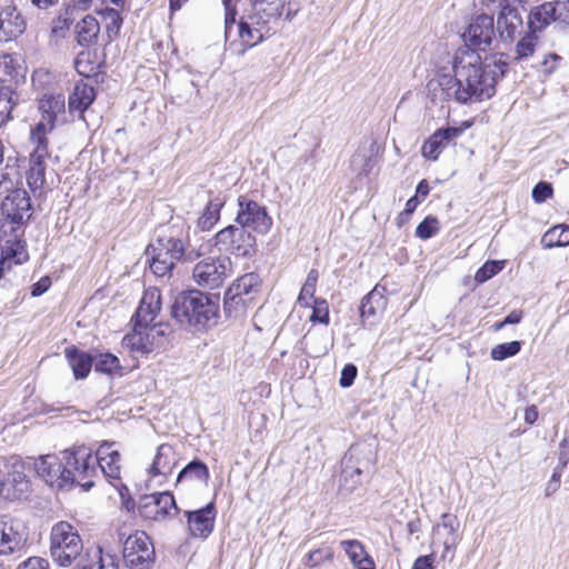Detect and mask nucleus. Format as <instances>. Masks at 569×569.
<instances>
[{"label":"nucleus","instance_id":"obj_1","mask_svg":"<svg viewBox=\"0 0 569 569\" xmlns=\"http://www.w3.org/2000/svg\"><path fill=\"white\" fill-rule=\"evenodd\" d=\"M506 66L501 58L492 57L483 62L477 51L462 49L455 58V76H439L438 86L446 100L467 103L472 99H489L495 94Z\"/></svg>","mask_w":569,"mask_h":569},{"label":"nucleus","instance_id":"obj_2","mask_svg":"<svg viewBox=\"0 0 569 569\" xmlns=\"http://www.w3.org/2000/svg\"><path fill=\"white\" fill-rule=\"evenodd\" d=\"M171 316L182 327L208 329L218 322L219 303L198 290L181 292L171 306Z\"/></svg>","mask_w":569,"mask_h":569},{"label":"nucleus","instance_id":"obj_3","mask_svg":"<svg viewBox=\"0 0 569 569\" xmlns=\"http://www.w3.org/2000/svg\"><path fill=\"white\" fill-rule=\"evenodd\" d=\"M284 3V0H251V11L238 27L241 40L238 54H243L270 34L271 24L281 17Z\"/></svg>","mask_w":569,"mask_h":569},{"label":"nucleus","instance_id":"obj_4","mask_svg":"<svg viewBox=\"0 0 569 569\" xmlns=\"http://www.w3.org/2000/svg\"><path fill=\"white\" fill-rule=\"evenodd\" d=\"M150 269L157 277H164L171 272L177 261L184 258L193 260L201 256L200 251L187 252L186 237L176 234L173 230L159 236L156 242L146 249Z\"/></svg>","mask_w":569,"mask_h":569},{"label":"nucleus","instance_id":"obj_5","mask_svg":"<svg viewBox=\"0 0 569 569\" xmlns=\"http://www.w3.org/2000/svg\"><path fill=\"white\" fill-rule=\"evenodd\" d=\"M49 550L56 565L62 568L70 567L83 550L78 529L68 521L54 523L50 531Z\"/></svg>","mask_w":569,"mask_h":569},{"label":"nucleus","instance_id":"obj_6","mask_svg":"<svg viewBox=\"0 0 569 569\" xmlns=\"http://www.w3.org/2000/svg\"><path fill=\"white\" fill-rule=\"evenodd\" d=\"M63 460L68 461L71 488L79 486L83 491H88L94 486L98 469L90 448L79 446L72 450L64 451Z\"/></svg>","mask_w":569,"mask_h":569},{"label":"nucleus","instance_id":"obj_7","mask_svg":"<svg viewBox=\"0 0 569 569\" xmlns=\"http://www.w3.org/2000/svg\"><path fill=\"white\" fill-rule=\"evenodd\" d=\"M232 261L227 256L200 260L192 270L193 281L202 288L216 289L232 273Z\"/></svg>","mask_w":569,"mask_h":569},{"label":"nucleus","instance_id":"obj_8","mask_svg":"<svg viewBox=\"0 0 569 569\" xmlns=\"http://www.w3.org/2000/svg\"><path fill=\"white\" fill-rule=\"evenodd\" d=\"M166 329L161 323H139L136 321L133 330L126 335L122 345L133 353L144 355L152 352L164 342Z\"/></svg>","mask_w":569,"mask_h":569},{"label":"nucleus","instance_id":"obj_9","mask_svg":"<svg viewBox=\"0 0 569 569\" xmlns=\"http://www.w3.org/2000/svg\"><path fill=\"white\" fill-rule=\"evenodd\" d=\"M214 243L238 257H250L256 251V237L241 226L230 224L214 236Z\"/></svg>","mask_w":569,"mask_h":569},{"label":"nucleus","instance_id":"obj_10","mask_svg":"<svg viewBox=\"0 0 569 569\" xmlns=\"http://www.w3.org/2000/svg\"><path fill=\"white\" fill-rule=\"evenodd\" d=\"M156 553L150 538L143 531L130 535L123 543V560L131 569H150Z\"/></svg>","mask_w":569,"mask_h":569},{"label":"nucleus","instance_id":"obj_11","mask_svg":"<svg viewBox=\"0 0 569 569\" xmlns=\"http://www.w3.org/2000/svg\"><path fill=\"white\" fill-rule=\"evenodd\" d=\"M0 471L3 477L4 498L22 499L30 491V480L26 475L24 463L17 457L0 461Z\"/></svg>","mask_w":569,"mask_h":569},{"label":"nucleus","instance_id":"obj_12","mask_svg":"<svg viewBox=\"0 0 569 569\" xmlns=\"http://www.w3.org/2000/svg\"><path fill=\"white\" fill-rule=\"evenodd\" d=\"M236 221L244 229H251L258 233L266 234L272 227V218L267 208L247 196L238 198V212Z\"/></svg>","mask_w":569,"mask_h":569},{"label":"nucleus","instance_id":"obj_13","mask_svg":"<svg viewBox=\"0 0 569 569\" xmlns=\"http://www.w3.org/2000/svg\"><path fill=\"white\" fill-rule=\"evenodd\" d=\"M96 467L98 466L104 477L119 490L122 499L128 488L121 485V456L116 442L104 441L96 452Z\"/></svg>","mask_w":569,"mask_h":569},{"label":"nucleus","instance_id":"obj_14","mask_svg":"<svg viewBox=\"0 0 569 569\" xmlns=\"http://www.w3.org/2000/svg\"><path fill=\"white\" fill-rule=\"evenodd\" d=\"M36 471L47 485L57 489H70L71 477L68 469V461L61 460L56 456L41 457L36 462Z\"/></svg>","mask_w":569,"mask_h":569},{"label":"nucleus","instance_id":"obj_15","mask_svg":"<svg viewBox=\"0 0 569 569\" xmlns=\"http://www.w3.org/2000/svg\"><path fill=\"white\" fill-rule=\"evenodd\" d=\"M0 210L9 222L17 226L23 224L32 214V206L28 192L24 189L12 190L2 200Z\"/></svg>","mask_w":569,"mask_h":569},{"label":"nucleus","instance_id":"obj_16","mask_svg":"<svg viewBox=\"0 0 569 569\" xmlns=\"http://www.w3.org/2000/svg\"><path fill=\"white\" fill-rule=\"evenodd\" d=\"M460 522L458 518L451 513H442L440 520L432 528V545H441L443 551L441 559L446 560L449 552H453L460 541L459 537Z\"/></svg>","mask_w":569,"mask_h":569},{"label":"nucleus","instance_id":"obj_17","mask_svg":"<svg viewBox=\"0 0 569 569\" xmlns=\"http://www.w3.org/2000/svg\"><path fill=\"white\" fill-rule=\"evenodd\" d=\"M177 510L176 501L170 492H158L141 498L138 511L148 520L161 521Z\"/></svg>","mask_w":569,"mask_h":569},{"label":"nucleus","instance_id":"obj_18","mask_svg":"<svg viewBox=\"0 0 569 569\" xmlns=\"http://www.w3.org/2000/svg\"><path fill=\"white\" fill-rule=\"evenodd\" d=\"M495 34L493 18L489 14H479L471 20L462 34L465 42L471 50H485L490 46Z\"/></svg>","mask_w":569,"mask_h":569},{"label":"nucleus","instance_id":"obj_19","mask_svg":"<svg viewBox=\"0 0 569 569\" xmlns=\"http://www.w3.org/2000/svg\"><path fill=\"white\" fill-rule=\"evenodd\" d=\"M23 542L21 522L9 516H0V556L14 553L22 548Z\"/></svg>","mask_w":569,"mask_h":569},{"label":"nucleus","instance_id":"obj_20","mask_svg":"<svg viewBox=\"0 0 569 569\" xmlns=\"http://www.w3.org/2000/svg\"><path fill=\"white\" fill-rule=\"evenodd\" d=\"M24 18L14 6L0 7V42L17 39L26 30Z\"/></svg>","mask_w":569,"mask_h":569},{"label":"nucleus","instance_id":"obj_21","mask_svg":"<svg viewBox=\"0 0 569 569\" xmlns=\"http://www.w3.org/2000/svg\"><path fill=\"white\" fill-rule=\"evenodd\" d=\"M463 128L447 127L438 129L423 144L421 153L429 160H437L442 151L451 141L460 137Z\"/></svg>","mask_w":569,"mask_h":569},{"label":"nucleus","instance_id":"obj_22","mask_svg":"<svg viewBox=\"0 0 569 569\" xmlns=\"http://www.w3.org/2000/svg\"><path fill=\"white\" fill-rule=\"evenodd\" d=\"M189 531L193 537L206 538L208 537L214 525V507L213 503H208L204 508L196 511H187Z\"/></svg>","mask_w":569,"mask_h":569},{"label":"nucleus","instance_id":"obj_23","mask_svg":"<svg viewBox=\"0 0 569 569\" xmlns=\"http://www.w3.org/2000/svg\"><path fill=\"white\" fill-rule=\"evenodd\" d=\"M387 307V298L382 290L375 287L363 297L360 306V318L362 326H372Z\"/></svg>","mask_w":569,"mask_h":569},{"label":"nucleus","instance_id":"obj_24","mask_svg":"<svg viewBox=\"0 0 569 569\" xmlns=\"http://www.w3.org/2000/svg\"><path fill=\"white\" fill-rule=\"evenodd\" d=\"M119 562L110 546L97 545L87 550V563L78 569H118Z\"/></svg>","mask_w":569,"mask_h":569},{"label":"nucleus","instance_id":"obj_25","mask_svg":"<svg viewBox=\"0 0 569 569\" xmlns=\"http://www.w3.org/2000/svg\"><path fill=\"white\" fill-rule=\"evenodd\" d=\"M161 310V295L158 288H148L141 298L136 312V321L139 323H152Z\"/></svg>","mask_w":569,"mask_h":569},{"label":"nucleus","instance_id":"obj_26","mask_svg":"<svg viewBox=\"0 0 569 569\" xmlns=\"http://www.w3.org/2000/svg\"><path fill=\"white\" fill-rule=\"evenodd\" d=\"M96 99V92L92 86L79 81L74 84L68 100L70 113H79L83 119V112L92 104Z\"/></svg>","mask_w":569,"mask_h":569},{"label":"nucleus","instance_id":"obj_27","mask_svg":"<svg viewBox=\"0 0 569 569\" xmlns=\"http://www.w3.org/2000/svg\"><path fill=\"white\" fill-rule=\"evenodd\" d=\"M176 451L171 445L162 443L158 447L153 461L148 469L150 477H167L176 466Z\"/></svg>","mask_w":569,"mask_h":569},{"label":"nucleus","instance_id":"obj_28","mask_svg":"<svg viewBox=\"0 0 569 569\" xmlns=\"http://www.w3.org/2000/svg\"><path fill=\"white\" fill-rule=\"evenodd\" d=\"M66 99L61 93L43 94L38 101L40 119L56 123L59 114L64 113Z\"/></svg>","mask_w":569,"mask_h":569},{"label":"nucleus","instance_id":"obj_29","mask_svg":"<svg viewBox=\"0 0 569 569\" xmlns=\"http://www.w3.org/2000/svg\"><path fill=\"white\" fill-rule=\"evenodd\" d=\"M558 18L556 7L552 2H545L533 8L528 17V29L533 32L542 31L547 26Z\"/></svg>","mask_w":569,"mask_h":569},{"label":"nucleus","instance_id":"obj_30","mask_svg":"<svg viewBox=\"0 0 569 569\" xmlns=\"http://www.w3.org/2000/svg\"><path fill=\"white\" fill-rule=\"evenodd\" d=\"M522 17L517 8L500 11L497 19V29L500 38L511 41L516 33L522 28Z\"/></svg>","mask_w":569,"mask_h":569},{"label":"nucleus","instance_id":"obj_31","mask_svg":"<svg viewBox=\"0 0 569 569\" xmlns=\"http://www.w3.org/2000/svg\"><path fill=\"white\" fill-rule=\"evenodd\" d=\"M260 288V277L254 272L246 273L237 278L226 292L229 295L239 296V298H251L256 302V296Z\"/></svg>","mask_w":569,"mask_h":569},{"label":"nucleus","instance_id":"obj_32","mask_svg":"<svg viewBox=\"0 0 569 569\" xmlns=\"http://www.w3.org/2000/svg\"><path fill=\"white\" fill-rule=\"evenodd\" d=\"M340 547L348 555L351 563L358 569H376L373 559L366 551L365 546L356 539L340 541Z\"/></svg>","mask_w":569,"mask_h":569},{"label":"nucleus","instance_id":"obj_33","mask_svg":"<svg viewBox=\"0 0 569 569\" xmlns=\"http://www.w3.org/2000/svg\"><path fill=\"white\" fill-rule=\"evenodd\" d=\"M29 259L26 244L21 241H7L1 250V266L3 270L10 269L13 264H22Z\"/></svg>","mask_w":569,"mask_h":569},{"label":"nucleus","instance_id":"obj_34","mask_svg":"<svg viewBox=\"0 0 569 569\" xmlns=\"http://www.w3.org/2000/svg\"><path fill=\"white\" fill-rule=\"evenodd\" d=\"M226 203L224 197L218 194L209 200L201 216L198 218L197 227L201 231L210 230L220 219V211Z\"/></svg>","mask_w":569,"mask_h":569},{"label":"nucleus","instance_id":"obj_35","mask_svg":"<svg viewBox=\"0 0 569 569\" xmlns=\"http://www.w3.org/2000/svg\"><path fill=\"white\" fill-rule=\"evenodd\" d=\"M99 32V22L91 14H87L76 24L77 41L80 46H90L94 43Z\"/></svg>","mask_w":569,"mask_h":569},{"label":"nucleus","instance_id":"obj_36","mask_svg":"<svg viewBox=\"0 0 569 569\" xmlns=\"http://www.w3.org/2000/svg\"><path fill=\"white\" fill-rule=\"evenodd\" d=\"M302 350L312 358L325 356L332 346L328 335L308 333L301 340Z\"/></svg>","mask_w":569,"mask_h":569},{"label":"nucleus","instance_id":"obj_37","mask_svg":"<svg viewBox=\"0 0 569 569\" xmlns=\"http://www.w3.org/2000/svg\"><path fill=\"white\" fill-rule=\"evenodd\" d=\"M256 302L251 301V298H239V296L224 293V313L229 319L239 320L243 318L248 310L253 308Z\"/></svg>","mask_w":569,"mask_h":569},{"label":"nucleus","instance_id":"obj_38","mask_svg":"<svg viewBox=\"0 0 569 569\" xmlns=\"http://www.w3.org/2000/svg\"><path fill=\"white\" fill-rule=\"evenodd\" d=\"M375 166V160L370 150L359 148L351 157L350 168L358 177L368 176Z\"/></svg>","mask_w":569,"mask_h":569},{"label":"nucleus","instance_id":"obj_39","mask_svg":"<svg viewBox=\"0 0 569 569\" xmlns=\"http://www.w3.org/2000/svg\"><path fill=\"white\" fill-rule=\"evenodd\" d=\"M66 352L74 377L77 379L86 378L90 372L92 359L87 353L77 350L67 349Z\"/></svg>","mask_w":569,"mask_h":569},{"label":"nucleus","instance_id":"obj_40","mask_svg":"<svg viewBox=\"0 0 569 569\" xmlns=\"http://www.w3.org/2000/svg\"><path fill=\"white\" fill-rule=\"evenodd\" d=\"M545 248L566 247L569 244V226L558 224L550 228L541 238Z\"/></svg>","mask_w":569,"mask_h":569},{"label":"nucleus","instance_id":"obj_41","mask_svg":"<svg viewBox=\"0 0 569 569\" xmlns=\"http://www.w3.org/2000/svg\"><path fill=\"white\" fill-rule=\"evenodd\" d=\"M184 480H196L201 483H207L209 480L208 467L202 461H191L178 475V482H182Z\"/></svg>","mask_w":569,"mask_h":569},{"label":"nucleus","instance_id":"obj_42","mask_svg":"<svg viewBox=\"0 0 569 569\" xmlns=\"http://www.w3.org/2000/svg\"><path fill=\"white\" fill-rule=\"evenodd\" d=\"M355 449H350L349 452L345 456L342 461V478L345 481V485L350 480L349 490H353L358 485L360 477L362 475V470L355 466Z\"/></svg>","mask_w":569,"mask_h":569},{"label":"nucleus","instance_id":"obj_43","mask_svg":"<svg viewBox=\"0 0 569 569\" xmlns=\"http://www.w3.org/2000/svg\"><path fill=\"white\" fill-rule=\"evenodd\" d=\"M17 103L18 97L11 88L0 89V128L11 119V112Z\"/></svg>","mask_w":569,"mask_h":569},{"label":"nucleus","instance_id":"obj_44","mask_svg":"<svg viewBox=\"0 0 569 569\" xmlns=\"http://www.w3.org/2000/svg\"><path fill=\"white\" fill-rule=\"evenodd\" d=\"M318 271L316 269H311L308 272V276L306 278V281L300 290L299 297H298V303L301 307L310 308L311 300L313 301L316 287L318 282Z\"/></svg>","mask_w":569,"mask_h":569},{"label":"nucleus","instance_id":"obj_45","mask_svg":"<svg viewBox=\"0 0 569 569\" xmlns=\"http://www.w3.org/2000/svg\"><path fill=\"white\" fill-rule=\"evenodd\" d=\"M74 11L73 8L67 7L53 20L51 31L56 37L62 38L69 31L76 20Z\"/></svg>","mask_w":569,"mask_h":569},{"label":"nucleus","instance_id":"obj_46","mask_svg":"<svg viewBox=\"0 0 569 569\" xmlns=\"http://www.w3.org/2000/svg\"><path fill=\"white\" fill-rule=\"evenodd\" d=\"M537 43H538V37L536 36V33H533L529 30V32L526 36H523L516 44L515 60L521 61V60L532 57V54L535 53Z\"/></svg>","mask_w":569,"mask_h":569},{"label":"nucleus","instance_id":"obj_47","mask_svg":"<svg viewBox=\"0 0 569 569\" xmlns=\"http://www.w3.org/2000/svg\"><path fill=\"white\" fill-rule=\"evenodd\" d=\"M505 267V261L490 260L487 261L475 274V280L479 283L486 282L498 274Z\"/></svg>","mask_w":569,"mask_h":569},{"label":"nucleus","instance_id":"obj_48","mask_svg":"<svg viewBox=\"0 0 569 569\" xmlns=\"http://www.w3.org/2000/svg\"><path fill=\"white\" fill-rule=\"evenodd\" d=\"M521 349L519 341H510L495 346L491 349L490 356L493 360H505L506 358L516 356Z\"/></svg>","mask_w":569,"mask_h":569},{"label":"nucleus","instance_id":"obj_49","mask_svg":"<svg viewBox=\"0 0 569 569\" xmlns=\"http://www.w3.org/2000/svg\"><path fill=\"white\" fill-rule=\"evenodd\" d=\"M94 369L100 372L112 375L120 369V361L111 353H101L94 361Z\"/></svg>","mask_w":569,"mask_h":569},{"label":"nucleus","instance_id":"obj_50","mask_svg":"<svg viewBox=\"0 0 569 569\" xmlns=\"http://www.w3.org/2000/svg\"><path fill=\"white\" fill-rule=\"evenodd\" d=\"M439 231V221L436 217H426L416 228V236L419 239L427 240Z\"/></svg>","mask_w":569,"mask_h":569},{"label":"nucleus","instance_id":"obj_51","mask_svg":"<svg viewBox=\"0 0 569 569\" xmlns=\"http://www.w3.org/2000/svg\"><path fill=\"white\" fill-rule=\"evenodd\" d=\"M310 307L312 308L310 321L322 325L329 323V305L325 299H313Z\"/></svg>","mask_w":569,"mask_h":569},{"label":"nucleus","instance_id":"obj_52","mask_svg":"<svg viewBox=\"0 0 569 569\" xmlns=\"http://www.w3.org/2000/svg\"><path fill=\"white\" fill-rule=\"evenodd\" d=\"M98 13L102 17V19L107 23L108 32H118L122 24V18L117 9L106 8L103 10L98 11Z\"/></svg>","mask_w":569,"mask_h":569},{"label":"nucleus","instance_id":"obj_53","mask_svg":"<svg viewBox=\"0 0 569 569\" xmlns=\"http://www.w3.org/2000/svg\"><path fill=\"white\" fill-rule=\"evenodd\" d=\"M332 557H333V552L329 548L316 549L313 551H310L306 556L303 563L306 567L313 568V567L320 566L322 562H325L327 560H331Z\"/></svg>","mask_w":569,"mask_h":569},{"label":"nucleus","instance_id":"obj_54","mask_svg":"<svg viewBox=\"0 0 569 569\" xmlns=\"http://www.w3.org/2000/svg\"><path fill=\"white\" fill-rule=\"evenodd\" d=\"M223 6H224V11H226L224 37H226V40H228L231 37L232 31L234 29L237 31V34L239 36V30H238L239 24L238 26L236 24L237 10H236L234 6L232 4V0L228 1V2H223Z\"/></svg>","mask_w":569,"mask_h":569},{"label":"nucleus","instance_id":"obj_55","mask_svg":"<svg viewBox=\"0 0 569 569\" xmlns=\"http://www.w3.org/2000/svg\"><path fill=\"white\" fill-rule=\"evenodd\" d=\"M44 169L30 166L27 173V182L32 191H37L42 188L44 183Z\"/></svg>","mask_w":569,"mask_h":569},{"label":"nucleus","instance_id":"obj_56","mask_svg":"<svg viewBox=\"0 0 569 569\" xmlns=\"http://www.w3.org/2000/svg\"><path fill=\"white\" fill-rule=\"evenodd\" d=\"M552 187L548 182H538L532 189V199L537 203H542L552 197Z\"/></svg>","mask_w":569,"mask_h":569},{"label":"nucleus","instance_id":"obj_57","mask_svg":"<svg viewBox=\"0 0 569 569\" xmlns=\"http://www.w3.org/2000/svg\"><path fill=\"white\" fill-rule=\"evenodd\" d=\"M56 128V123L39 119L31 128L30 137H48Z\"/></svg>","mask_w":569,"mask_h":569},{"label":"nucleus","instance_id":"obj_58","mask_svg":"<svg viewBox=\"0 0 569 569\" xmlns=\"http://www.w3.org/2000/svg\"><path fill=\"white\" fill-rule=\"evenodd\" d=\"M17 569H50V565L44 558L30 557L22 561Z\"/></svg>","mask_w":569,"mask_h":569},{"label":"nucleus","instance_id":"obj_59","mask_svg":"<svg viewBox=\"0 0 569 569\" xmlns=\"http://www.w3.org/2000/svg\"><path fill=\"white\" fill-rule=\"evenodd\" d=\"M357 376V367L355 365H346L341 371L340 386L348 388L353 383Z\"/></svg>","mask_w":569,"mask_h":569},{"label":"nucleus","instance_id":"obj_60","mask_svg":"<svg viewBox=\"0 0 569 569\" xmlns=\"http://www.w3.org/2000/svg\"><path fill=\"white\" fill-rule=\"evenodd\" d=\"M482 1L488 8H490L491 6L497 7L500 9V11H506V10L517 8L516 4L521 2V0H482Z\"/></svg>","mask_w":569,"mask_h":569},{"label":"nucleus","instance_id":"obj_61","mask_svg":"<svg viewBox=\"0 0 569 569\" xmlns=\"http://www.w3.org/2000/svg\"><path fill=\"white\" fill-rule=\"evenodd\" d=\"M50 158V152H38L32 151L30 154V166L32 167H40L46 170L47 168V160Z\"/></svg>","mask_w":569,"mask_h":569},{"label":"nucleus","instance_id":"obj_62","mask_svg":"<svg viewBox=\"0 0 569 569\" xmlns=\"http://www.w3.org/2000/svg\"><path fill=\"white\" fill-rule=\"evenodd\" d=\"M558 462L567 466L569 462V437H565L559 443Z\"/></svg>","mask_w":569,"mask_h":569},{"label":"nucleus","instance_id":"obj_63","mask_svg":"<svg viewBox=\"0 0 569 569\" xmlns=\"http://www.w3.org/2000/svg\"><path fill=\"white\" fill-rule=\"evenodd\" d=\"M433 555L418 557L412 566V569H433Z\"/></svg>","mask_w":569,"mask_h":569},{"label":"nucleus","instance_id":"obj_64","mask_svg":"<svg viewBox=\"0 0 569 569\" xmlns=\"http://www.w3.org/2000/svg\"><path fill=\"white\" fill-rule=\"evenodd\" d=\"M559 19L569 20V0H557L555 3Z\"/></svg>","mask_w":569,"mask_h":569}]
</instances>
